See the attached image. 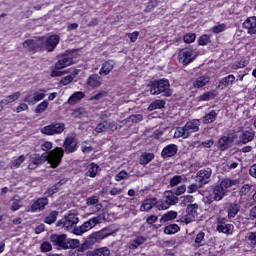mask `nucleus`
I'll use <instances>...</instances> for the list:
<instances>
[{
    "instance_id": "58836bf2",
    "label": "nucleus",
    "mask_w": 256,
    "mask_h": 256,
    "mask_svg": "<svg viewBox=\"0 0 256 256\" xmlns=\"http://www.w3.org/2000/svg\"><path fill=\"white\" fill-rule=\"evenodd\" d=\"M239 209H241V206H239V204H231L228 208V217L230 219L236 217L237 213H239Z\"/></svg>"
},
{
    "instance_id": "8fccbe9b",
    "label": "nucleus",
    "mask_w": 256,
    "mask_h": 256,
    "mask_svg": "<svg viewBox=\"0 0 256 256\" xmlns=\"http://www.w3.org/2000/svg\"><path fill=\"white\" fill-rule=\"evenodd\" d=\"M47 107H49V102L47 100H43L36 106L35 113H44V111H47Z\"/></svg>"
},
{
    "instance_id": "dca6fc26",
    "label": "nucleus",
    "mask_w": 256,
    "mask_h": 256,
    "mask_svg": "<svg viewBox=\"0 0 256 256\" xmlns=\"http://www.w3.org/2000/svg\"><path fill=\"white\" fill-rule=\"evenodd\" d=\"M49 205V200L47 198H39L31 205L32 213H39V211L45 210V207Z\"/></svg>"
},
{
    "instance_id": "0e129e2a",
    "label": "nucleus",
    "mask_w": 256,
    "mask_h": 256,
    "mask_svg": "<svg viewBox=\"0 0 256 256\" xmlns=\"http://www.w3.org/2000/svg\"><path fill=\"white\" fill-rule=\"evenodd\" d=\"M249 191H251V185L244 184L239 191V195L243 197L244 195H248Z\"/></svg>"
},
{
    "instance_id": "39448f33",
    "label": "nucleus",
    "mask_w": 256,
    "mask_h": 256,
    "mask_svg": "<svg viewBox=\"0 0 256 256\" xmlns=\"http://www.w3.org/2000/svg\"><path fill=\"white\" fill-rule=\"evenodd\" d=\"M199 205L191 204L187 206L186 215L182 216L179 221L180 223H185V225H189V223H193L197 217H199Z\"/></svg>"
},
{
    "instance_id": "a18cd8bd",
    "label": "nucleus",
    "mask_w": 256,
    "mask_h": 256,
    "mask_svg": "<svg viewBox=\"0 0 256 256\" xmlns=\"http://www.w3.org/2000/svg\"><path fill=\"white\" fill-rule=\"evenodd\" d=\"M72 117L76 119H83V117H87V111L84 108H77L73 111Z\"/></svg>"
},
{
    "instance_id": "bb28decb",
    "label": "nucleus",
    "mask_w": 256,
    "mask_h": 256,
    "mask_svg": "<svg viewBox=\"0 0 256 256\" xmlns=\"http://www.w3.org/2000/svg\"><path fill=\"white\" fill-rule=\"evenodd\" d=\"M73 65V58L64 57L55 63V69L61 70Z\"/></svg>"
},
{
    "instance_id": "e433bc0d",
    "label": "nucleus",
    "mask_w": 256,
    "mask_h": 256,
    "mask_svg": "<svg viewBox=\"0 0 256 256\" xmlns=\"http://www.w3.org/2000/svg\"><path fill=\"white\" fill-rule=\"evenodd\" d=\"M173 219H177V212L176 211H168L166 214L162 215L160 222L167 223V221H173Z\"/></svg>"
},
{
    "instance_id": "a211bd4d",
    "label": "nucleus",
    "mask_w": 256,
    "mask_h": 256,
    "mask_svg": "<svg viewBox=\"0 0 256 256\" xmlns=\"http://www.w3.org/2000/svg\"><path fill=\"white\" fill-rule=\"evenodd\" d=\"M178 147L175 144H169L162 150V157L163 159H167L169 157H175L177 155Z\"/></svg>"
},
{
    "instance_id": "5701e85b",
    "label": "nucleus",
    "mask_w": 256,
    "mask_h": 256,
    "mask_svg": "<svg viewBox=\"0 0 256 256\" xmlns=\"http://www.w3.org/2000/svg\"><path fill=\"white\" fill-rule=\"evenodd\" d=\"M233 145V139L223 136L218 140V147L220 151H225L226 149H229Z\"/></svg>"
},
{
    "instance_id": "cd10ccee",
    "label": "nucleus",
    "mask_w": 256,
    "mask_h": 256,
    "mask_svg": "<svg viewBox=\"0 0 256 256\" xmlns=\"http://www.w3.org/2000/svg\"><path fill=\"white\" fill-rule=\"evenodd\" d=\"M209 81H211L209 76H200L193 82V87L194 89H201V87L209 84Z\"/></svg>"
},
{
    "instance_id": "37998d69",
    "label": "nucleus",
    "mask_w": 256,
    "mask_h": 256,
    "mask_svg": "<svg viewBox=\"0 0 256 256\" xmlns=\"http://www.w3.org/2000/svg\"><path fill=\"white\" fill-rule=\"evenodd\" d=\"M79 245H81V242L79 241V239L67 238L65 249H77Z\"/></svg>"
},
{
    "instance_id": "f704fd0d",
    "label": "nucleus",
    "mask_w": 256,
    "mask_h": 256,
    "mask_svg": "<svg viewBox=\"0 0 256 256\" xmlns=\"http://www.w3.org/2000/svg\"><path fill=\"white\" fill-rule=\"evenodd\" d=\"M255 138V132L252 130L250 131H244L240 137L242 143H249V141H253Z\"/></svg>"
},
{
    "instance_id": "c03bdc74",
    "label": "nucleus",
    "mask_w": 256,
    "mask_h": 256,
    "mask_svg": "<svg viewBox=\"0 0 256 256\" xmlns=\"http://www.w3.org/2000/svg\"><path fill=\"white\" fill-rule=\"evenodd\" d=\"M195 247H203L205 245V232H200L196 235L195 238Z\"/></svg>"
},
{
    "instance_id": "4be33fe9",
    "label": "nucleus",
    "mask_w": 256,
    "mask_h": 256,
    "mask_svg": "<svg viewBox=\"0 0 256 256\" xmlns=\"http://www.w3.org/2000/svg\"><path fill=\"white\" fill-rule=\"evenodd\" d=\"M87 256H111V250L107 247H101L94 249L93 251H89L86 254Z\"/></svg>"
},
{
    "instance_id": "6e6d98bb",
    "label": "nucleus",
    "mask_w": 256,
    "mask_h": 256,
    "mask_svg": "<svg viewBox=\"0 0 256 256\" xmlns=\"http://www.w3.org/2000/svg\"><path fill=\"white\" fill-rule=\"evenodd\" d=\"M209 43H211V38L207 34L200 36L198 39V45L205 46L209 45Z\"/></svg>"
},
{
    "instance_id": "bf43d9fd",
    "label": "nucleus",
    "mask_w": 256,
    "mask_h": 256,
    "mask_svg": "<svg viewBox=\"0 0 256 256\" xmlns=\"http://www.w3.org/2000/svg\"><path fill=\"white\" fill-rule=\"evenodd\" d=\"M124 179H129V173L127 171L122 170L115 176V181H123Z\"/></svg>"
},
{
    "instance_id": "6ab92c4d",
    "label": "nucleus",
    "mask_w": 256,
    "mask_h": 256,
    "mask_svg": "<svg viewBox=\"0 0 256 256\" xmlns=\"http://www.w3.org/2000/svg\"><path fill=\"white\" fill-rule=\"evenodd\" d=\"M243 27L247 29L249 35H256V17L248 18L244 23Z\"/></svg>"
},
{
    "instance_id": "09e8293b",
    "label": "nucleus",
    "mask_w": 256,
    "mask_h": 256,
    "mask_svg": "<svg viewBox=\"0 0 256 256\" xmlns=\"http://www.w3.org/2000/svg\"><path fill=\"white\" fill-rule=\"evenodd\" d=\"M59 215V212L57 211H52L46 218H45V223L48 225H51L57 221V217Z\"/></svg>"
},
{
    "instance_id": "69168bd1",
    "label": "nucleus",
    "mask_w": 256,
    "mask_h": 256,
    "mask_svg": "<svg viewBox=\"0 0 256 256\" xmlns=\"http://www.w3.org/2000/svg\"><path fill=\"white\" fill-rule=\"evenodd\" d=\"M73 79H75V75L65 76L60 80V85H69V83H71Z\"/></svg>"
},
{
    "instance_id": "4d7b16f0",
    "label": "nucleus",
    "mask_w": 256,
    "mask_h": 256,
    "mask_svg": "<svg viewBox=\"0 0 256 256\" xmlns=\"http://www.w3.org/2000/svg\"><path fill=\"white\" fill-rule=\"evenodd\" d=\"M183 176L176 175L170 180V187H177L180 183H183Z\"/></svg>"
},
{
    "instance_id": "3c124183",
    "label": "nucleus",
    "mask_w": 256,
    "mask_h": 256,
    "mask_svg": "<svg viewBox=\"0 0 256 256\" xmlns=\"http://www.w3.org/2000/svg\"><path fill=\"white\" fill-rule=\"evenodd\" d=\"M105 97H107V92L106 91H101L98 94L90 97L88 99V101H94L95 103H97V101H103V99H105Z\"/></svg>"
},
{
    "instance_id": "b1692460",
    "label": "nucleus",
    "mask_w": 256,
    "mask_h": 256,
    "mask_svg": "<svg viewBox=\"0 0 256 256\" xmlns=\"http://www.w3.org/2000/svg\"><path fill=\"white\" fill-rule=\"evenodd\" d=\"M157 199L148 198L143 200L140 206V211H151L152 207H156Z\"/></svg>"
},
{
    "instance_id": "f257e3e1",
    "label": "nucleus",
    "mask_w": 256,
    "mask_h": 256,
    "mask_svg": "<svg viewBox=\"0 0 256 256\" xmlns=\"http://www.w3.org/2000/svg\"><path fill=\"white\" fill-rule=\"evenodd\" d=\"M65 152L61 147H55L53 150L49 152H45L42 155L40 154H31L29 159L28 168L37 169L39 165H43L45 161L49 163L52 169H57L58 165H61V161H63V157Z\"/></svg>"
},
{
    "instance_id": "9b49d317",
    "label": "nucleus",
    "mask_w": 256,
    "mask_h": 256,
    "mask_svg": "<svg viewBox=\"0 0 256 256\" xmlns=\"http://www.w3.org/2000/svg\"><path fill=\"white\" fill-rule=\"evenodd\" d=\"M111 234L107 232V229H102L100 231L94 232L89 235L86 240V245H95V243H100L106 237H109Z\"/></svg>"
},
{
    "instance_id": "5fc2aeb1",
    "label": "nucleus",
    "mask_w": 256,
    "mask_h": 256,
    "mask_svg": "<svg viewBox=\"0 0 256 256\" xmlns=\"http://www.w3.org/2000/svg\"><path fill=\"white\" fill-rule=\"evenodd\" d=\"M211 99H215V93L213 92H205L198 97V101H211Z\"/></svg>"
},
{
    "instance_id": "a878e982",
    "label": "nucleus",
    "mask_w": 256,
    "mask_h": 256,
    "mask_svg": "<svg viewBox=\"0 0 256 256\" xmlns=\"http://www.w3.org/2000/svg\"><path fill=\"white\" fill-rule=\"evenodd\" d=\"M114 67H115V62H113V61L104 62L99 71V74L103 75V76L109 75L113 71Z\"/></svg>"
},
{
    "instance_id": "052dcab7",
    "label": "nucleus",
    "mask_w": 256,
    "mask_h": 256,
    "mask_svg": "<svg viewBox=\"0 0 256 256\" xmlns=\"http://www.w3.org/2000/svg\"><path fill=\"white\" fill-rule=\"evenodd\" d=\"M96 133H105L107 130V121L99 123L95 128Z\"/></svg>"
},
{
    "instance_id": "79ce46f5",
    "label": "nucleus",
    "mask_w": 256,
    "mask_h": 256,
    "mask_svg": "<svg viewBox=\"0 0 256 256\" xmlns=\"http://www.w3.org/2000/svg\"><path fill=\"white\" fill-rule=\"evenodd\" d=\"M25 155H20L18 158L13 160L10 164L11 169H19L21 167V164L25 162Z\"/></svg>"
},
{
    "instance_id": "4468645a",
    "label": "nucleus",
    "mask_w": 256,
    "mask_h": 256,
    "mask_svg": "<svg viewBox=\"0 0 256 256\" xmlns=\"http://www.w3.org/2000/svg\"><path fill=\"white\" fill-rule=\"evenodd\" d=\"M23 47L27 49V51H39L43 47V40H25L23 42Z\"/></svg>"
},
{
    "instance_id": "7ed1b4c3",
    "label": "nucleus",
    "mask_w": 256,
    "mask_h": 256,
    "mask_svg": "<svg viewBox=\"0 0 256 256\" xmlns=\"http://www.w3.org/2000/svg\"><path fill=\"white\" fill-rule=\"evenodd\" d=\"M149 87L152 95H163V97H171L173 95V91L170 88L171 84L167 79L154 80L149 84Z\"/></svg>"
},
{
    "instance_id": "c9c22d12",
    "label": "nucleus",
    "mask_w": 256,
    "mask_h": 256,
    "mask_svg": "<svg viewBox=\"0 0 256 256\" xmlns=\"http://www.w3.org/2000/svg\"><path fill=\"white\" fill-rule=\"evenodd\" d=\"M152 159H155V155L153 153H144L140 156L139 163L140 165H147L151 163Z\"/></svg>"
},
{
    "instance_id": "338daca9",
    "label": "nucleus",
    "mask_w": 256,
    "mask_h": 256,
    "mask_svg": "<svg viewBox=\"0 0 256 256\" xmlns=\"http://www.w3.org/2000/svg\"><path fill=\"white\" fill-rule=\"evenodd\" d=\"M195 39H197V36L195 35V33H189L184 35V41L186 43H194Z\"/></svg>"
},
{
    "instance_id": "1a4fd4ad",
    "label": "nucleus",
    "mask_w": 256,
    "mask_h": 256,
    "mask_svg": "<svg viewBox=\"0 0 256 256\" xmlns=\"http://www.w3.org/2000/svg\"><path fill=\"white\" fill-rule=\"evenodd\" d=\"M47 90L40 89L39 91H35L32 94H27L24 97V103H28V105H36L39 101H43L44 97L47 96Z\"/></svg>"
},
{
    "instance_id": "c756f323",
    "label": "nucleus",
    "mask_w": 256,
    "mask_h": 256,
    "mask_svg": "<svg viewBox=\"0 0 256 256\" xmlns=\"http://www.w3.org/2000/svg\"><path fill=\"white\" fill-rule=\"evenodd\" d=\"M233 228L234 226L232 224L220 223L217 226V231H219V233H224L225 235H231V233H233Z\"/></svg>"
},
{
    "instance_id": "6e6552de",
    "label": "nucleus",
    "mask_w": 256,
    "mask_h": 256,
    "mask_svg": "<svg viewBox=\"0 0 256 256\" xmlns=\"http://www.w3.org/2000/svg\"><path fill=\"white\" fill-rule=\"evenodd\" d=\"M195 50L193 48L182 49L178 54V61L182 65H189L192 61H195Z\"/></svg>"
},
{
    "instance_id": "f8f14e48",
    "label": "nucleus",
    "mask_w": 256,
    "mask_h": 256,
    "mask_svg": "<svg viewBox=\"0 0 256 256\" xmlns=\"http://www.w3.org/2000/svg\"><path fill=\"white\" fill-rule=\"evenodd\" d=\"M40 41H42V47L43 45H45V48L48 51H54L55 47H57V45H59V42L61 41V36L55 34L49 36L47 39L42 38L40 39Z\"/></svg>"
},
{
    "instance_id": "49530a36",
    "label": "nucleus",
    "mask_w": 256,
    "mask_h": 256,
    "mask_svg": "<svg viewBox=\"0 0 256 256\" xmlns=\"http://www.w3.org/2000/svg\"><path fill=\"white\" fill-rule=\"evenodd\" d=\"M195 198L191 195H184L180 198V207H187L188 203H193Z\"/></svg>"
},
{
    "instance_id": "72a5a7b5",
    "label": "nucleus",
    "mask_w": 256,
    "mask_h": 256,
    "mask_svg": "<svg viewBox=\"0 0 256 256\" xmlns=\"http://www.w3.org/2000/svg\"><path fill=\"white\" fill-rule=\"evenodd\" d=\"M217 115H219V111L212 110L210 113L206 114L203 117V123L205 124L213 123L217 119Z\"/></svg>"
},
{
    "instance_id": "0eeeda50",
    "label": "nucleus",
    "mask_w": 256,
    "mask_h": 256,
    "mask_svg": "<svg viewBox=\"0 0 256 256\" xmlns=\"http://www.w3.org/2000/svg\"><path fill=\"white\" fill-rule=\"evenodd\" d=\"M77 223H79V218L73 214H69L57 222V227H61L64 231H71Z\"/></svg>"
},
{
    "instance_id": "393cba45",
    "label": "nucleus",
    "mask_w": 256,
    "mask_h": 256,
    "mask_svg": "<svg viewBox=\"0 0 256 256\" xmlns=\"http://www.w3.org/2000/svg\"><path fill=\"white\" fill-rule=\"evenodd\" d=\"M164 199H166V203L171 207V205H177L179 203V197L174 194L173 191H166L164 193Z\"/></svg>"
},
{
    "instance_id": "864d4df0",
    "label": "nucleus",
    "mask_w": 256,
    "mask_h": 256,
    "mask_svg": "<svg viewBox=\"0 0 256 256\" xmlns=\"http://www.w3.org/2000/svg\"><path fill=\"white\" fill-rule=\"evenodd\" d=\"M179 231V226L177 224L168 225L165 227L164 232L166 235H173Z\"/></svg>"
},
{
    "instance_id": "de8ad7c7",
    "label": "nucleus",
    "mask_w": 256,
    "mask_h": 256,
    "mask_svg": "<svg viewBox=\"0 0 256 256\" xmlns=\"http://www.w3.org/2000/svg\"><path fill=\"white\" fill-rule=\"evenodd\" d=\"M155 205L159 211H165V210L169 209V207H170L169 203L167 202V200L165 198L162 200H159V201L156 200Z\"/></svg>"
},
{
    "instance_id": "473e14b6",
    "label": "nucleus",
    "mask_w": 256,
    "mask_h": 256,
    "mask_svg": "<svg viewBox=\"0 0 256 256\" xmlns=\"http://www.w3.org/2000/svg\"><path fill=\"white\" fill-rule=\"evenodd\" d=\"M147 241L144 236H138L129 243V249H137V247L143 245Z\"/></svg>"
},
{
    "instance_id": "c85d7f7f",
    "label": "nucleus",
    "mask_w": 256,
    "mask_h": 256,
    "mask_svg": "<svg viewBox=\"0 0 256 256\" xmlns=\"http://www.w3.org/2000/svg\"><path fill=\"white\" fill-rule=\"evenodd\" d=\"M227 190L223 189L220 185H217L213 189V199L214 201H221L225 197Z\"/></svg>"
},
{
    "instance_id": "423d86ee",
    "label": "nucleus",
    "mask_w": 256,
    "mask_h": 256,
    "mask_svg": "<svg viewBox=\"0 0 256 256\" xmlns=\"http://www.w3.org/2000/svg\"><path fill=\"white\" fill-rule=\"evenodd\" d=\"M63 151L67 153V155L77 151V134L71 133L67 135L63 142Z\"/></svg>"
},
{
    "instance_id": "e2e57ef3",
    "label": "nucleus",
    "mask_w": 256,
    "mask_h": 256,
    "mask_svg": "<svg viewBox=\"0 0 256 256\" xmlns=\"http://www.w3.org/2000/svg\"><path fill=\"white\" fill-rule=\"evenodd\" d=\"M61 184H55L54 186L48 188V190L46 191V197H50V195H54V193H57V191H59V186Z\"/></svg>"
},
{
    "instance_id": "680f3d73",
    "label": "nucleus",
    "mask_w": 256,
    "mask_h": 256,
    "mask_svg": "<svg viewBox=\"0 0 256 256\" xmlns=\"http://www.w3.org/2000/svg\"><path fill=\"white\" fill-rule=\"evenodd\" d=\"M128 121L130 123H139V122L143 121V115H141V114L131 115V116H129Z\"/></svg>"
},
{
    "instance_id": "603ef678",
    "label": "nucleus",
    "mask_w": 256,
    "mask_h": 256,
    "mask_svg": "<svg viewBox=\"0 0 256 256\" xmlns=\"http://www.w3.org/2000/svg\"><path fill=\"white\" fill-rule=\"evenodd\" d=\"M227 29V24L221 23L213 26L210 31L211 33H223V31H226Z\"/></svg>"
},
{
    "instance_id": "2f4dec72",
    "label": "nucleus",
    "mask_w": 256,
    "mask_h": 256,
    "mask_svg": "<svg viewBox=\"0 0 256 256\" xmlns=\"http://www.w3.org/2000/svg\"><path fill=\"white\" fill-rule=\"evenodd\" d=\"M21 207H23V200H21V197H19V196H14V198L12 199L11 206H10L11 211H13V212L19 211V209H21Z\"/></svg>"
},
{
    "instance_id": "7c9ffc66",
    "label": "nucleus",
    "mask_w": 256,
    "mask_h": 256,
    "mask_svg": "<svg viewBox=\"0 0 256 256\" xmlns=\"http://www.w3.org/2000/svg\"><path fill=\"white\" fill-rule=\"evenodd\" d=\"M84 97H85V93L81 91L75 92L73 95L69 97L68 104L75 105L76 103H79V101H81V99H83Z\"/></svg>"
},
{
    "instance_id": "412c9836",
    "label": "nucleus",
    "mask_w": 256,
    "mask_h": 256,
    "mask_svg": "<svg viewBox=\"0 0 256 256\" xmlns=\"http://www.w3.org/2000/svg\"><path fill=\"white\" fill-rule=\"evenodd\" d=\"M87 87H90V89H97L100 85H102L101 77L97 74H92L87 79Z\"/></svg>"
},
{
    "instance_id": "ddd939ff",
    "label": "nucleus",
    "mask_w": 256,
    "mask_h": 256,
    "mask_svg": "<svg viewBox=\"0 0 256 256\" xmlns=\"http://www.w3.org/2000/svg\"><path fill=\"white\" fill-rule=\"evenodd\" d=\"M212 173L213 171L211 170V168H205L198 171L197 181L200 184V187L202 185H207V183H209V179H211Z\"/></svg>"
},
{
    "instance_id": "2eb2a0df",
    "label": "nucleus",
    "mask_w": 256,
    "mask_h": 256,
    "mask_svg": "<svg viewBox=\"0 0 256 256\" xmlns=\"http://www.w3.org/2000/svg\"><path fill=\"white\" fill-rule=\"evenodd\" d=\"M67 235L65 234H53L50 237V240L54 245H57L58 247H61V249H65L67 246Z\"/></svg>"
},
{
    "instance_id": "f03ea898",
    "label": "nucleus",
    "mask_w": 256,
    "mask_h": 256,
    "mask_svg": "<svg viewBox=\"0 0 256 256\" xmlns=\"http://www.w3.org/2000/svg\"><path fill=\"white\" fill-rule=\"evenodd\" d=\"M201 127V121L199 119H193L187 122L183 127H178L175 130L174 137L179 139H189L193 133H197Z\"/></svg>"
},
{
    "instance_id": "20e7f679",
    "label": "nucleus",
    "mask_w": 256,
    "mask_h": 256,
    "mask_svg": "<svg viewBox=\"0 0 256 256\" xmlns=\"http://www.w3.org/2000/svg\"><path fill=\"white\" fill-rule=\"evenodd\" d=\"M105 217V213H101L97 216L90 218L88 221L84 222L80 227L73 229L74 235H83V233L91 231V229H93V227H96V225H101V223L105 221Z\"/></svg>"
},
{
    "instance_id": "13d9d810",
    "label": "nucleus",
    "mask_w": 256,
    "mask_h": 256,
    "mask_svg": "<svg viewBox=\"0 0 256 256\" xmlns=\"http://www.w3.org/2000/svg\"><path fill=\"white\" fill-rule=\"evenodd\" d=\"M185 191H187V186H185V184L177 187V188H174L172 190V192L176 195V196H180V195H183L185 193Z\"/></svg>"
},
{
    "instance_id": "774afa93",
    "label": "nucleus",
    "mask_w": 256,
    "mask_h": 256,
    "mask_svg": "<svg viewBox=\"0 0 256 256\" xmlns=\"http://www.w3.org/2000/svg\"><path fill=\"white\" fill-rule=\"evenodd\" d=\"M248 240L250 241L251 245H256V232H250L248 234Z\"/></svg>"
},
{
    "instance_id": "9d476101",
    "label": "nucleus",
    "mask_w": 256,
    "mask_h": 256,
    "mask_svg": "<svg viewBox=\"0 0 256 256\" xmlns=\"http://www.w3.org/2000/svg\"><path fill=\"white\" fill-rule=\"evenodd\" d=\"M63 131H65V124L63 123L50 124L41 129V133L44 135H61Z\"/></svg>"
},
{
    "instance_id": "f3484780",
    "label": "nucleus",
    "mask_w": 256,
    "mask_h": 256,
    "mask_svg": "<svg viewBox=\"0 0 256 256\" xmlns=\"http://www.w3.org/2000/svg\"><path fill=\"white\" fill-rule=\"evenodd\" d=\"M21 98V92L20 91H17V92H14L6 97H4L1 101H0V108L1 109H4V107L6 105H9L11 103H15V101H18V99Z\"/></svg>"
},
{
    "instance_id": "a19ab883",
    "label": "nucleus",
    "mask_w": 256,
    "mask_h": 256,
    "mask_svg": "<svg viewBox=\"0 0 256 256\" xmlns=\"http://www.w3.org/2000/svg\"><path fill=\"white\" fill-rule=\"evenodd\" d=\"M163 107H165V101L155 100L154 102H152L149 105L148 110L149 111H155L156 109H163Z\"/></svg>"
},
{
    "instance_id": "ea45409f",
    "label": "nucleus",
    "mask_w": 256,
    "mask_h": 256,
    "mask_svg": "<svg viewBox=\"0 0 256 256\" xmlns=\"http://www.w3.org/2000/svg\"><path fill=\"white\" fill-rule=\"evenodd\" d=\"M237 183H238L237 180H231V179L225 178L220 182V186L224 189V191H226V189L233 187V185H237Z\"/></svg>"
},
{
    "instance_id": "4c0bfd02",
    "label": "nucleus",
    "mask_w": 256,
    "mask_h": 256,
    "mask_svg": "<svg viewBox=\"0 0 256 256\" xmlns=\"http://www.w3.org/2000/svg\"><path fill=\"white\" fill-rule=\"evenodd\" d=\"M97 173H99V165H97L95 163H91L88 166V171H87L86 175L88 177H97Z\"/></svg>"
},
{
    "instance_id": "aec40b11",
    "label": "nucleus",
    "mask_w": 256,
    "mask_h": 256,
    "mask_svg": "<svg viewBox=\"0 0 256 256\" xmlns=\"http://www.w3.org/2000/svg\"><path fill=\"white\" fill-rule=\"evenodd\" d=\"M235 81H236L235 75L229 74L228 76L222 78L219 81L218 88L222 90L227 89V87H231L233 83H235Z\"/></svg>"
}]
</instances>
